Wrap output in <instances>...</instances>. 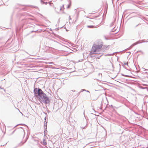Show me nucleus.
Masks as SVG:
<instances>
[{"instance_id":"obj_1","label":"nucleus","mask_w":148,"mask_h":148,"mask_svg":"<svg viewBox=\"0 0 148 148\" xmlns=\"http://www.w3.org/2000/svg\"><path fill=\"white\" fill-rule=\"evenodd\" d=\"M37 90L36 88L35 89L34 92L35 96L39 101L41 103L43 102L45 104L49 103L50 101L46 94L41 89H38L37 91H36Z\"/></svg>"},{"instance_id":"obj_2","label":"nucleus","mask_w":148,"mask_h":148,"mask_svg":"<svg viewBox=\"0 0 148 148\" xmlns=\"http://www.w3.org/2000/svg\"><path fill=\"white\" fill-rule=\"evenodd\" d=\"M102 46V44H94L92 47L90 51L91 54H99Z\"/></svg>"},{"instance_id":"obj_6","label":"nucleus","mask_w":148,"mask_h":148,"mask_svg":"<svg viewBox=\"0 0 148 148\" xmlns=\"http://www.w3.org/2000/svg\"><path fill=\"white\" fill-rule=\"evenodd\" d=\"M45 145H46V142H45Z\"/></svg>"},{"instance_id":"obj_4","label":"nucleus","mask_w":148,"mask_h":148,"mask_svg":"<svg viewBox=\"0 0 148 148\" xmlns=\"http://www.w3.org/2000/svg\"><path fill=\"white\" fill-rule=\"evenodd\" d=\"M88 27L89 28H95V27L94 26L91 25V26H88Z\"/></svg>"},{"instance_id":"obj_5","label":"nucleus","mask_w":148,"mask_h":148,"mask_svg":"<svg viewBox=\"0 0 148 148\" xmlns=\"http://www.w3.org/2000/svg\"><path fill=\"white\" fill-rule=\"evenodd\" d=\"M45 141V140H44V141ZM44 145H45V143H44Z\"/></svg>"},{"instance_id":"obj_3","label":"nucleus","mask_w":148,"mask_h":148,"mask_svg":"<svg viewBox=\"0 0 148 148\" xmlns=\"http://www.w3.org/2000/svg\"><path fill=\"white\" fill-rule=\"evenodd\" d=\"M71 6V3L69 2H67L65 3L63 5V8L65 9H69L70 8Z\"/></svg>"}]
</instances>
